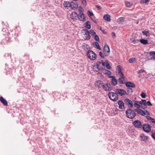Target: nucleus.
Wrapping results in <instances>:
<instances>
[{
  "label": "nucleus",
  "mask_w": 155,
  "mask_h": 155,
  "mask_svg": "<svg viewBox=\"0 0 155 155\" xmlns=\"http://www.w3.org/2000/svg\"><path fill=\"white\" fill-rule=\"evenodd\" d=\"M126 114L127 117L130 119L133 118L136 115L134 111L131 109L127 110L126 111Z\"/></svg>",
  "instance_id": "obj_1"
},
{
  "label": "nucleus",
  "mask_w": 155,
  "mask_h": 155,
  "mask_svg": "<svg viewBox=\"0 0 155 155\" xmlns=\"http://www.w3.org/2000/svg\"><path fill=\"white\" fill-rule=\"evenodd\" d=\"M87 55L88 58L91 60H94L96 58V54L91 50L88 51L87 53Z\"/></svg>",
  "instance_id": "obj_2"
},
{
  "label": "nucleus",
  "mask_w": 155,
  "mask_h": 155,
  "mask_svg": "<svg viewBox=\"0 0 155 155\" xmlns=\"http://www.w3.org/2000/svg\"><path fill=\"white\" fill-rule=\"evenodd\" d=\"M109 98L112 101H115L118 99L117 94L113 92H110L108 94Z\"/></svg>",
  "instance_id": "obj_3"
},
{
  "label": "nucleus",
  "mask_w": 155,
  "mask_h": 155,
  "mask_svg": "<svg viewBox=\"0 0 155 155\" xmlns=\"http://www.w3.org/2000/svg\"><path fill=\"white\" fill-rule=\"evenodd\" d=\"M96 67L98 70L103 69L105 66V63L103 61H98L96 65Z\"/></svg>",
  "instance_id": "obj_4"
},
{
  "label": "nucleus",
  "mask_w": 155,
  "mask_h": 155,
  "mask_svg": "<svg viewBox=\"0 0 155 155\" xmlns=\"http://www.w3.org/2000/svg\"><path fill=\"white\" fill-rule=\"evenodd\" d=\"M134 126L137 128H141L142 127L141 122L138 120H134L133 123Z\"/></svg>",
  "instance_id": "obj_5"
},
{
  "label": "nucleus",
  "mask_w": 155,
  "mask_h": 155,
  "mask_svg": "<svg viewBox=\"0 0 155 155\" xmlns=\"http://www.w3.org/2000/svg\"><path fill=\"white\" fill-rule=\"evenodd\" d=\"M142 127L144 131L147 133H149L151 130L150 126L148 124H143Z\"/></svg>",
  "instance_id": "obj_6"
},
{
  "label": "nucleus",
  "mask_w": 155,
  "mask_h": 155,
  "mask_svg": "<svg viewBox=\"0 0 155 155\" xmlns=\"http://www.w3.org/2000/svg\"><path fill=\"white\" fill-rule=\"evenodd\" d=\"M102 87L104 90L107 91H109L111 90L110 87V84L107 83L103 84Z\"/></svg>",
  "instance_id": "obj_7"
},
{
  "label": "nucleus",
  "mask_w": 155,
  "mask_h": 155,
  "mask_svg": "<svg viewBox=\"0 0 155 155\" xmlns=\"http://www.w3.org/2000/svg\"><path fill=\"white\" fill-rule=\"evenodd\" d=\"M104 51L105 56L108 55L110 52L109 47L107 45H105L104 47Z\"/></svg>",
  "instance_id": "obj_8"
},
{
  "label": "nucleus",
  "mask_w": 155,
  "mask_h": 155,
  "mask_svg": "<svg viewBox=\"0 0 155 155\" xmlns=\"http://www.w3.org/2000/svg\"><path fill=\"white\" fill-rule=\"evenodd\" d=\"M116 92L117 94H119L120 96H123L126 94V91L122 89H118L116 90Z\"/></svg>",
  "instance_id": "obj_9"
},
{
  "label": "nucleus",
  "mask_w": 155,
  "mask_h": 155,
  "mask_svg": "<svg viewBox=\"0 0 155 155\" xmlns=\"http://www.w3.org/2000/svg\"><path fill=\"white\" fill-rule=\"evenodd\" d=\"M84 31H85V33L84 35V38L85 40L89 39L91 38V36L89 31L86 29L84 30Z\"/></svg>",
  "instance_id": "obj_10"
},
{
  "label": "nucleus",
  "mask_w": 155,
  "mask_h": 155,
  "mask_svg": "<svg viewBox=\"0 0 155 155\" xmlns=\"http://www.w3.org/2000/svg\"><path fill=\"white\" fill-rule=\"evenodd\" d=\"M77 17L80 21H84L86 20L85 17L83 13H79Z\"/></svg>",
  "instance_id": "obj_11"
},
{
  "label": "nucleus",
  "mask_w": 155,
  "mask_h": 155,
  "mask_svg": "<svg viewBox=\"0 0 155 155\" xmlns=\"http://www.w3.org/2000/svg\"><path fill=\"white\" fill-rule=\"evenodd\" d=\"M63 6L64 8L68 9L70 7L71 2L68 1H65L63 4Z\"/></svg>",
  "instance_id": "obj_12"
},
{
  "label": "nucleus",
  "mask_w": 155,
  "mask_h": 155,
  "mask_svg": "<svg viewBox=\"0 0 155 155\" xmlns=\"http://www.w3.org/2000/svg\"><path fill=\"white\" fill-rule=\"evenodd\" d=\"M125 102L127 105H128L130 107H133V105L132 102L128 99H125Z\"/></svg>",
  "instance_id": "obj_13"
},
{
  "label": "nucleus",
  "mask_w": 155,
  "mask_h": 155,
  "mask_svg": "<svg viewBox=\"0 0 155 155\" xmlns=\"http://www.w3.org/2000/svg\"><path fill=\"white\" fill-rule=\"evenodd\" d=\"M140 103L141 105V107L143 108H145L147 107L146 101L145 100H142L140 101Z\"/></svg>",
  "instance_id": "obj_14"
},
{
  "label": "nucleus",
  "mask_w": 155,
  "mask_h": 155,
  "mask_svg": "<svg viewBox=\"0 0 155 155\" xmlns=\"http://www.w3.org/2000/svg\"><path fill=\"white\" fill-rule=\"evenodd\" d=\"M135 111L137 112V113L139 114H140L142 116H144L146 115L145 112L142 110L140 109H135Z\"/></svg>",
  "instance_id": "obj_15"
},
{
  "label": "nucleus",
  "mask_w": 155,
  "mask_h": 155,
  "mask_svg": "<svg viewBox=\"0 0 155 155\" xmlns=\"http://www.w3.org/2000/svg\"><path fill=\"white\" fill-rule=\"evenodd\" d=\"M103 84V83L102 81H97L95 82L94 84L97 87L99 88H100L102 87Z\"/></svg>",
  "instance_id": "obj_16"
},
{
  "label": "nucleus",
  "mask_w": 155,
  "mask_h": 155,
  "mask_svg": "<svg viewBox=\"0 0 155 155\" xmlns=\"http://www.w3.org/2000/svg\"><path fill=\"white\" fill-rule=\"evenodd\" d=\"M70 7H71L72 9L75 10L78 8V5L76 3L74 2H71Z\"/></svg>",
  "instance_id": "obj_17"
},
{
  "label": "nucleus",
  "mask_w": 155,
  "mask_h": 155,
  "mask_svg": "<svg viewBox=\"0 0 155 155\" xmlns=\"http://www.w3.org/2000/svg\"><path fill=\"white\" fill-rule=\"evenodd\" d=\"M118 104L119 105V107L120 109H123L124 108V104L123 102L121 100H119L118 102Z\"/></svg>",
  "instance_id": "obj_18"
},
{
  "label": "nucleus",
  "mask_w": 155,
  "mask_h": 155,
  "mask_svg": "<svg viewBox=\"0 0 155 155\" xmlns=\"http://www.w3.org/2000/svg\"><path fill=\"white\" fill-rule=\"evenodd\" d=\"M117 75L120 78H124V76L121 71V69L120 68L118 69V72Z\"/></svg>",
  "instance_id": "obj_19"
},
{
  "label": "nucleus",
  "mask_w": 155,
  "mask_h": 155,
  "mask_svg": "<svg viewBox=\"0 0 155 155\" xmlns=\"http://www.w3.org/2000/svg\"><path fill=\"white\" fill-rule=\"evenodd\" d=\"M140 137L141 138V140L144 141H147L148 138V136H146L143 134H141Z\"/></svg>",
  "instance_id": "obj_20"
},
{
  "label": "nucleus",
  "mask_w": 155,
  "mask_h": 155,
  "mask_svg": "<svg viewBox=\"0 0 155 155\" xmlns=\"http://www.w3.org/2000/svg\"><path fill=\"white\" fill-rule=\"evenodd\" d=\"M103 18L104 20L107 21H110V16L108 14L104 15Z\"/></svg>",
  "instance_id": "obj_21"
},
{
  "label": "nucleus",
  "mask_w": 155,
  "mask_h": 155,
  "mask_svg": "<svg viewBox=\"0 0 155 155\" xmlns=\"http://www.w3.org/2000/svg\"><path fill=\"white\" fill-rule=\"evenodd\" d=\"M78 15L75 12H73L70 15V17L72 19H75L77 17Z\"/></svg>",
  "instance_id": "obj_22"
},
{
  "label": "nucleus",
  "mask_w": 155,
  "mask_h": 155,
  "mask_svg": "<svg viewBox=\"0 0 155 155\" xmlns=\"http://www.w3.org/2000/svg\"><path fill=\"white\" fill-rule=\"evenodd\" d=\"M105 74H107L109 75V76L108 78H115L114 77L112 76H110L111 74V72L108 70H105L104 71V72L103 73Z\"/></svg>",
  "instance_id": "obj_23"
},
{
  "label": "nucleus",
  "mask_w": 155,
  "mask_h": 155,
  "mask_svg": "<svg viewBox=\"0 0 155 155\" xmlns=\"http://www.w3.org/2000/svg\"><path fill=\"white\" fill-rule=\"evenodd\" d=\"M126 85L127 87H135V85L133 83L130 82H128L126 83Z\"/></svg>",
  "instance_id": "obj_24"
},
{
  "label": "nucleus",
  "mask_w": 155,
  "mask_h": 155,
  "mask_svg": "<svg viewBox=\"0 0 155 155\" xmlns=\"http://www.w3.org/2000/svg\"><path fill=\"white\" fill-rule=\"evenodd\" d=\"M0 101L5 105L7 106L8 105L7 101L3 97H0Z\"/></svg>",
  "instance_id": "obj_25"
},
{
  "label": "nucleus",
  "mask_w": 155,
  "mask_h": 155,
  "mask_svg": "<svg viewBox=\"0 0 155 155\" xmlns=\"http://www.w3.org/2000/svg\"><path fill=\"white\" fill-rule=\"evenodd\" d=\"M134 102L135 103H134V105L135 107L138 109L140 108V101L139 102L137 101H135Z\"/></svg>",
  "instance_id": "obj_26"
},
{
  "label": "nucleus",
  "mask_w": 155,
  "mask_h": 155,
  "mask_svg": "<svg viewBox=\"0 0 155 155\" xmlns=\"http://www.w3.org/2000/svg\"><path fill=\"white\" fill-rule=\"evenodd\" d=\"M125 18H124L123 17H121L119 18H118L117 20V22L118 23H122L124 21Z\"/></svg>",
  "instance_id": "obj_27"
},
{
  "label": "nucleus",
  "mask_w": 155,
  "mask_h": 155,
  "mask_svg": "<svg viewBox=\"0 0 155 155\" xmlns=\"http://www.w3.org/2000/svg\"><path fill=\"white\" fill-rule=\"evenodd\" d=\"M111 82L112 84L114 86L117 84V80L115 78H112Z\"/></svg>",
  "instance_id": "obj_28"
},
{
  "label": "nucleus",
  "mask_w": 155,
  "mask_h": 155,
  "mask_svg": "<svg viewBox=\"0 0 155 155\" xmlns=\"http://www.w3.org/2000/svg\"><path fill=\"white\" fill-rule=\"evenodd\" d=\"M140 41L141 43L145 45L147 44L148 43L147 40L145 39H141L140 40Z\"/></svg>",
  "instance_id": "obj_29"
},
{
  "label": "nucleus",
  "mask_w": 155,
  "mask_h": 155,
  "mask_svg": "<svg viewBox=\"0 0 155 155\" xmlns=\"http://www.w3.org/2000/svg\"><path fill=\"white\" fill-rule=\"evenodd\" d=\"M124 78H119L118 82L120 84H124L126 83L124 79Z\"/></svg>",
  "instance_id": "obj_30"
},
{
  "label": "nucleus",
  "mask_w": 155,
  "mask_h": 155,
  "mask_svg": "<svg viewBox=\"0 0 155 155\" xmlns=\"http://www.w3.org/2000/svg\"><path fill=\"white\" fill-rule=\"evenodd\" d=\"M142 34L144 35H145L146 36H149L150 35V33L147 31H142Z\"/></svg>",
  "instance_id": "obj_31"
},
{
  "label": "nucleus",
  "mask_w": 155,
  "mask_h": 155,
  "mask_svg": "<svg viewBox=\"0 0 155 155\" xmlns=\"http://www.w3.org/2000/svg\"><path fill=\"white\" fill-rule=\"evenodd\" d=\"M85 27L86 28L89 29L91 28V24L89 21H87L86 23Z\"/></svg>",
  "instance_id": "obj_32"
},
{
  "label": "nucleus",
  "mask_w": 155,
  "mask_h": 155,
  "mask_svg": "<svg viewBox=\"0 0 155 155\" xmlns=\"http://www.w3.org/2000/svg\"><path fill=\"white\" fill-rule=\"evenodd\" d=\"M138 73L139 74H140L143 73V75H146V72L144 70L141 69L138 71Z\"/></svg>",
  "instance_id": "obj_33"
},
{
  "label": "nucleus",
  "mask_w": 155,
  "mask_h": 155,
  "mask_svg": "<svg viewBox=\"0 0 155 155\" xmlns=\"http://www.w3.org/2000/svg\"><path fill=\"white\" fill-rule=\"evenodd\" d=\"M105 66L106 68L107 69H110L111 68V66L109 64L108 61L107 60L105 61Z\"/></svg>",
  "instance_id": "obj_34"
},
{
  "label": "nucleus",
  "mask_w": 155,
  "mask_h": 155,
  "mask_svg": "<svg viewBox=\"0 0 155 155\" xmlns=\"http://www.w3.org/2000/svg\"><path fill=\"white\" fill-rule=\"evenodd\" d=\"M125 5L127 7H129L133 5L132 3L127 1L125 2Z\"/></svg>",
  "instance_id": "obj_35"
},
{
  "label": "nucleus",
  "mask_w": 155,
  "mask_h": 155,
  "mask_svg": "<svg viewBox=\"0 0 155 155\" xmlns=\"http://www.w3.org/2000/svg\"><path fill=\"white\" fill-rule=\"evenodd\" d=\"M150 0H141L140 2L142 4H148Z\"/></svg>",
  "instance_id": "obj_36"
},
{
  "label": "nucleus",
  "mask_w": 155,
  "mask_h": 155,
  "mask_svg": "<svg viewBox=\"0 0 155 155\" xmlns=\"http://www.w3.org/2000/svg\"><path fill=\"white\" fill-rule=\"evenodd\" d=\"M128 61L130 63H134L136 61V59L134 58H131Z\"/></svg>",
  "instance_id": "obj_37"
},
{
  "label": "nucleus",
  "mask_w": 155,
  "mask_h": 155,
  "mask_svg": "<svg viewBox=\"0 0 155 155\" xmlns=\"http://www.w3.org/2000/svg\"><path fill=\"white\" fill-rule=\"evenodd\" d=\"M87 13L88 15V16L91 18V17L94 15L93 13L92 12H90L89 10H88L87 11Z\"/></svg>",
  "instance_id": "obj_38"
},
{
  "label": "nucleus",
  "mask_w": 155,
  "mask_h": 155,
  "mask_svg": "<svg viewBox=\"0 0 155 155\" xmlns=\"http://www.w3.org/2000/svg\"><path fill=\"white\" fill-rule=\"evenodd\" d=\"M89 31L90 32V34H91V35L93 36H94V35L96 34V32L93 30L91 29Z\"/></svg>",
  "instance_id": "obj_39"
},
{
  "label": "nucleus",
  "mask_w": 155,
  "mask_h": 155,
  "mask_svg": "<svg viewBox=\"0 0 155 155\" xmlns=\"http://www.w3.org/2000/svg\"><path fill=\"white\" fill-rule=\"evenodd\" d=\"M151 56H152L153 59L155 60V52L153 51L150 53Z\"/></svg>",
  "instance_id": "obj_40"
},
{
  "label": "nucleus",
  "mask_w": 155,
  "mask_h": 155,
  "mask_svg": "<svg viewBox=\"0 0 155 155\" xmlns=\"http://www.w3.org/2000/svg\"><path fill=\"white\" fill-rule=\"evenodd\" d=\"M94 45L96 46V48L100 50H101V48L99 45V44L98 42H94Z\"/></svg>",
  "instance_id": "obj_41"
},
{
  "label": "nucleus",
  "mask_w": 155,
  "mask_h": 155,
  "mask_svg": "<svg viewBox=\"0 0 155 155\" xmlns=\"http://www.w3.org/2000/svg\"><path fill=\"white\" fill-rule=\"evenodd\" d=\"M147 119L148 120H150L152 122L155 124V119H154L151 118L150 117H148Z\"/></svg>",
  "instance_id": "obj_42"
},
{
  "label": "nucleus",
  "mask_w": 155,
  "mask_h": 155,
  "mask_svg": "<svg viewBox=\"0 0 155 155\" xmlns=\"http://www.w3.org/2000/svg\"><path fill=\"white\" fill-rule=\"evenodd\" d=\"M78 10L79 11V13H83V12L84 11V10L80 6L79 7Z\"/></svg>",
  "instance_id": "obj_43"
},
{
  "label": "nucleus",
  "mask_w": 155,
  "mask_h": 155,
  "mask_svg": "<svg viewBox=\"0 0 155 155\" xmlns=\"http://www.w3.org/2000/svg\"><path fill=\"white\" fill-rule=\"evenodd\" d=\"M84 6H86L87 5V2L86 0H80Z\"/></svg>",
  "instance_id": "obj_44"
},
{
  "label": "nucleus",
  "mask_w": 155,
  "mask_h": 155,
  "mask_svg": "<svg viewBox=\"0 0 155 155\" xmlns=\"http://www.w3.org/2000/svg\"><path fill=\"white\" fill-rule=\"evenodd\" d=\"M94 39L96 41H99V37L96 34L94 35Z\"/></svg>",
  "instance_id": "obj_45"
},
{
  "label": "nucleus",
  "mask_w": 155,
  "mask_h": 155,
  "mask_svg": "<svg viewBox=\"0 0 155 155\" xmlns=\"http://www.w3.org/2000/svg\"><path fill=\"white\" fill-rule=\"evenodd\" d=\"M99 55L102 58H104V55L103 54L101 51H100L99 52Z\"/></svg>",
  "instance_id": "obj_46"
},
{
  "label": "nucleus",
  "mask_w": 155,
  "mask_h": 155,
  "mask_svg": "<svg viewBox=\"0 0 155 155\" xmlns=\"http://www.w3.org/2000/svg\"><path fill=\"white\" fill-rule=\"evenodd\" d=\"M141 96L143 98H145L146 95L145 93L142 92L141 94Z\"/></svg>",
  "instance_id": "obj_47"
},
{
  "label": "nucleus",
  "mask_w": 155,
  "mask_h": 155,
  "mask_svg": "<svg viewBox=\"0 0 155 155\" xmlns=\"http://www.w3.org/2000/svg\"><path fill=\"white\" fill-rule=\"evenodd\" d=\"M146 104H147V105L150 106H152V104L150 103V102L149 101H148L147 102H146Z\"/></svg>",
  "instance_id": "obj_48"
},
{
  "label": "nucleus",
  "mask_w": 155,
  "mask_h": 155,
  "mask_svg": "<svg viewBox=\"0 0 155 155\" xmlns=\"http://www.w3.org/2000/svg\"><path fill=\"white\" fill-rule=\"evenodd\" d=\"M133 91L132 89V88H129L127 89V91L129 93H131Z\"/></svg>",
  "instance_id": "obj_49"
},
{
  "label": "nucleus",
  "mask_w": 155,
  "mask_h": 155,
  "mask_svg": "<svg viewBox=\"0 0 155 155\" xmlns=\"http://www.w3.org/2000/svg\"><path fill=\"white\" fill-rule=\"evenodd\" d=\"M130 41L132 42H133L134 44H135L136 43V41L133 38H131L130 39Z\"/></svg>",
  "instance_id": "obj_50"
},
{
  "label": "nucleus",
  "mask_w": 155,
  "mask_h": 155,
  "mask_svg": "<svg viewBox=\"0 0 155 155\" xmlns=\"http://www.w3.org/2000/svg\"><path fill=\"white\" fill-rule=\"evenodd\" d=\"M151 136L152 138L155 140V133H152Z\"/></svg>",
  "instance_id": "obj_51"
},
{
  "label": "nucleus",
  "mask_w": 155,
  "mask_h": 155,
  "mask_svg": "<svg viewBox=\"0 0 155 155\" xmlns=\"http://www.w3.org/2000/svg\"><path fill=\"white\" fill-rule=\"evenodd\" d=\"M139 74V77H144L145 75H143V73L140 74Z\"/></svg>",
  "instance_id": "obj_52"
},
{
  "label": "nucleus",
  "mask_w": 155,
  "mask_h": 155,
  "mask_svg": "<svg viewBox=\"0 0 155 155\" xmlns=\"http://www.w3.org/2000/svg\"><path fill=\"white\" fill-rule=\"evenodd\" d=\"M146 113V114L147 115H150V113L148 111H146L145 112Z\"/></svg>",
  "instance_id": "obj_53"
},
{
  "label": "nucleus",
  "mask_w": 155,
  "mask_h": 155,
  "mask_svg": "<svg viewBox=\"0 0 155 155\" xmlns=\"http://www.w3.org/2000/svg\"><path fill=\"white\" fill-rule=\"evenodd\" d=\"M96 7L98 8V9H101V7L100 6L97 5Z\"/></svg>",
  "instance_id": "obj_54"
},
{
  "label": "nucleus",
  "mask_w": 155,
  "mask_h": 155,
  "mask_svg": "<svg viewBox=\"0 0 155 155\" xmlns=\"http://www.w3.org/2000/svg\"><path fill=\"white\" fill-rule=\"evenodd\" d=\"M112 35L113 37L114 36H115V34L114 32H112Z\"/></svg>",
  "instance_id": "obj_55"
},
{
  "label": "nucleus",
  "mask_w": 155,
  "mask_h": 155,
  "mask_svg": "<svg viewBox=\"0 0 155 155\" xmlns=\"http://www.w3.org/2000/svg\"><path fill=\"white\" fill-rule=\"evenodd\" d=\"M101 27H100V30H101Z\"/></svg>",
  "instance_id": "obj_56"
},
{
  "label": "nucleus",
  "mask_w": 155,
  "mask_h": 155,
  "mask_svg": "<svg viewBox=\"0 0 155 155\" xmlns=\"http://www.w3.org/2000/svg\"><path fill=\"white\" fill-rule=\"evenodd\" d=\"M138 23V22H137V24Z\"/></svg>",
  "instance_id": "obj_57"
}]
</instances>
